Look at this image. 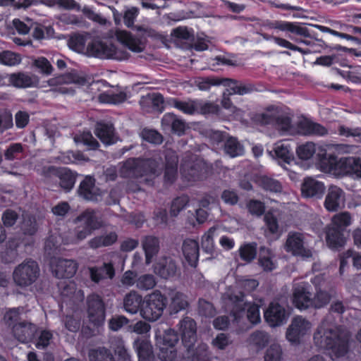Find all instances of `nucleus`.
<instances>
[{
	"instance_id": "f257e3e1",
	"label": "nucleus",
	"mask_w": 361,
	"mask_h": 361,
	"mask_svg": "<svg viewBox=\"0 0 361 361\" xmlns=\"http://www.w3.org/2000/svg\"><path fill=\"white\" fill-rule=\"evenodd\" d=\"M349 338V332L345 329L324 322L314 334V341L317 347L332 350L337 356H343L347 353Z\"/></svg>"
},
{
	"instance_id": "f03ea898",
	"label": "nucleus",
	"mask_w": 361,
	"mask_h": 361,
	"mask_svg": "<svg viewBox=\"0 0 361 361\" xmlns=\"http://www.w3.org/2000/svg\"><path fill=\"white\" fill-rule=\"evenodd\" d=\"M226 312L238 321L247 308V317L252 324L260 322L259 310L257 305H251L245 295L240 290H228L222 296Z\"/></svg>"
},
{
	"instance_id": "7ed1b4c3",
	"label": "nucleus",
	"mask_w": 361,
	"mask_h": 361,
	"mask_svg": "<svg viewBox=\"0 0 361 361\" xmlns=\"http://www.w3.org/2000/svg\"><path fill=\"white\" fill-rule=\"evenodd\" d=\"M315 166L335 176L348 175L361 178L360 159H316Z\"/></svg>"
},
{
	"instance_id": "20e7f679",
	"label": "nucleus",
	"mask_w": 361,
	"mask_h": 361,
	"mask_svg": "<svg viewBox=\"0 0 361 361\" xmlns=\"http://www.w3.org/2000/svg\"><path fill=\"white\" fill-rule=\"evenodd\" d=\"M208 164L204 159H183L180 164V173L188 181H198L206 179L219 167V161Z\"/></svg>"
},
{
	"instance_id": "39448f33",
	"label": "nucleus",
	"mask_w": 361,
	"mask_h": 361,
	"mask_svg": "<svg viewBox=\"0 0 361 361\" xmlns=\"http://www.w3.org/2000/svg\"><path fill=\"white\" fill-rule=\"evenodd\" d=\"M76 224L74 229V240L79 242L90 235L95 230L102 226V221L97 217L95 212L92 209H86L79 214L74 220Z\"/></svg>"
},
{
	"instance_id": "423d86ee",
	"label": "nucleus",
	"mask_w": 361,
	"mask_h": 361,
	"mask_svg": "<svg viewBox=\"0 0 361 361\" xmlns=\"http://www.w3.org/2000/svg\"><path fill=\"white\" fill-rule=\"evenodd\" d=\"M182 348H180L183 357H191L200 345H197V326L195 321L190 317H185L180 322Z\"/></svg>"
},
{
	"instance_id": "0eeeda50",
	"label": "nucleus",
	"mask_w": 361,
	"mask_h": 361,
	"mask_svg": "<svg viewBox=\"0 0 361 361\" xmlns=\"http://www.w3.org/2000/svg\"><path fill=\"white\" fill-rule=\"evenodd\" d=\"M167 303V298L157 290L144 299L140 315L147 321H157L162 315Z\"/></svg>"
},
{
	"instance_id": "6e6552de",
	"label": "nucleus",
	"mask_w": 361,
	"mask_h": 361,
	"mask_svg": "<svg viewBox=\"0 0 361 361\" xmlns=\"http://www.w3.org/2000/svg\"><path fill=\"white\" fill-rule=\"evenodd\" d=\"M155 159H126L121 164L120 176L123 178H139L150 176V170L155 167Z\"/></svg>"
},
{
	"instance_id": "1a4fd4ad",
	"label": "nucleus",
	"mask_w": 361,
	"mask_h": 361,
	"mask_svg": "<svg viewBox=\"0 0 361 361\" xmlns=\"http://www.w3.org/2000/svg\"><path fill=\"white\" fill-rule=\"evenodd\" d=\"M39 275L37 263L32 259L25 260L20 264L13 271L14 282L19 286L26 287L32 284Z\"/></svg>"
},
{
	"instance_id": "9d476101",
	"label": "nucleus",
	"mask_w": 361,
	"mask_h": 361,
	"mask_svg": "<svg viewBox=\"0 0 361 361\" xmlns=\"http://www.w3.org/2000/svg\"><path fill=\"white\" fill-rule=\"evenodd\" d=\"M85 303L89 322L97 327L102 326L106 317V305L102 298L92 293L87 297Z\"/></svg>"
},
{
	"instance_id": "9b49d317",
	"label": "nucleus",
	"mask_w": 361,
	"mask_h": 361,
	"mask_svg": "<svg viewBox=\"0 0 361 361\" xmlns=\"http://www.w3.org/2000/svg\"><path fill=\"white\" fill-rule=\"evenodd\" d=\"M155 167L150 170V176H158L164 173L165 184H173L178 177V159H155Z\"/></svg>"
},
{
	"instance_id": "f8f14e48",
	"label": "nucleus",
	"mask_w": 361,
	"mask_h": 361,
	"mask_svg": "<svg viewBox=\"0 0 361 361\" xmlns=\"http://www.w3.org/2000/svg\"><path fill=\"white\" fill-rule=\"evenodd\" d=\"M161 128L179 137L184 135L189 126L186 122L173 113H166L161 121Z\"/></svg>"
},
{
	"instance_id": "ddd939ff",
	"label": "nucleus",
	"mask_w": 361,
	"mask_h": 361,
	"mask_svg": "<svg viewBox=\"0 0 361 361\" xmlns=\"http://www.w3.org/2000/svg\"><path fill=\"white\" fill-rule=\"evenodd\" d=\"M310 328L311 323L308 320L301 316L295 317L287 329L286 338L290 342L298 343Z\"/></svg>"
},
{
	"instance_id": "4468645a",
	"label": "nucleus",
	"mask_w": 361,
	"mask_h": 361,
	"mask_svg": "<svg viewBox=\"0 0 361 361\" xmlns=\"http://www.w3.org/2000/svg\"><path fill=\"white\" fill-rule=\"evenodd\" d=\"M296 128L298 133L304 136L324 137L329 134V130L324 126L306 117L296 123Z\"/></svg>"
},
{
	"instance_id": "2eb2a0df",
	"label": "nucleus",
	"mask_w": 361,
	"mask_h": 361,
	"mask_svg": "<svg viewBox=\"0 0 361 361\" xmlns=\"http://www.w3.org/2000/svg\"><path fill=\"white\" fill-rule=\"evenodd\" d=\"M265 321L270 326L275 327L282 325L288 317L286 309L277 302H271L264 311Z\"/></svg>"
},
{
	"instance_id": "dca6fc26",
	"label": "nucleus",
	"mask_w": 361,
	"mask_h": 361,
	"mask_svg": "<svg viewBox=\"0 0 361 361\" xmlns=\"http://www.w3.org/2000/svg\"><path fill=\"white\" fill-rule=\"evenodd\" d=\"M37 331V326L35 324L25 320L16 323L12 327L14 337L21 343L32 341Z\"/></svg>"
},
{
	"instance_id": "f3484780",
	"label": "nucleus",
	"mask_w": 361,
	"mask_h": 361,
	"mask_svg": "<svg viewBox=\"0 0 361 361\" xmlns=\"http://www.w3.org/2000/svg\"><path fill=\"white\" fill-rule=\"evenodd\" d=\"M293 302L301 310L313 308V299L309 287L305 284H298L293 288Z\"/></svg>"
},
{
	"instance_id": "a211bd4d",
	"label": "nucleus",
	"mask_w": 361,
	"mask_h": 361,
	"mask_svg": "<svg viewBox=\"0 0 361 361\" xmlns=\"http://www.w3.org/2000/svg\"><path fill=\"white\" fill-rule=\"evenodd\" d=\"M77 269V264L71 259L59 258L51 262L52 272L59 279L71 278Z\"/></svg>"
},
{
	"instance_id": "6ab92c4d",
	"label": "nucleus",
	"mask_w": 361,
	"mask_h": 361,
	"mask_svg": "<svg viewBox=\"0 0 361 361\" xmlns=\"http://www.w3.org/2000/svg\"><path fill=\"white\" fill-rule=\"evenodd\" d=\"M8 78V82L18 88L36 87L39 84V78L37 75L27 72L11 73Z\"/></svg>"
},
{
	"instance_id": "aec40b11",
	"label": "nucleus",
	"mask_w": 361,
	"mask_h": 361,
	"mask_svg": "<svg viewBox=\"0 0 361 361\" xmlns=\"http://www.w3.org/2000/svg\"><path fill=\"white\" fill-rule=\"evenodd\" d=\"M303 237L301 233H290L286 242V248L295 255H300L302 257H311L312 251L304 247Z\"/></svg>"
},
{
	"instance_id": "412c9836",
	"label": "nucleus",
	"mask_w": 361,
	"mask_h": 361,
	"mask_svg": "<svg viewBox=\"0 0 361 361\" xmlns=\"http://www.w3.org/2000/svg\"><path fill=\"white\" fill-rule=\"evenodd\" d=\"M326 188L322 182L312 178H307L301 185V192L303 197L314 199H321Z\"/></svg>"
},
{
	"instance_id": "4be33fe9",
	"label": "nucleus",
	"mask_w": 361,
	"mask_h": 361,
	"mask_svg": "<svg viewBox=\"0 0 361 361\" xmlns=\"http://www.w3.org/2000/svg\"><path fill=\"white\" fill-rule=\"evenodd\" d=\"M178 266L171 257H161L154 265V272L163 279H167L176 276Z\"/></svg>"
},
{
	"instance_id": "5701e85b",
	"label": "nucleus",
	"mask_w": 361,
	"mask_h": 361,
	"mask_svg": "<svg viewBox=\"0 0 361 361\" xmlns=\"http://www.w3.org/2000/svg\"><path fill=\"white\" fill-rule=\"evenodd\" d=\"M344 195L343 190L336 186L331 185L327 191L324 201V207L329 212H336L343 205Z\"/></svg>"
},
{
	"instance_id": "b1692460",
	"label": "nucleus",
	"mask_w": 361,
	"mask_h": 361,
	"mask_svg": "<svg viewBox=\"0 0 361 361\" xmlns=\"http://www.w3.org/2000/svg\"><path fill=\"white\" fill-rule=\"evenodd\" d=\"M95 135L106 145L115 142V128L112 123L105 121H97L94 128Z\"/></svg>"
},
{
	"instance_id": "393cba45",
	"label": "nucleus",
	"mask_w": 361,
	"mask_h": 361,
	"mask_svg": "<svg viewBox=\"0 0 361 361\" xmlns=\"http://www.w3.org/2000/svg\"><path fill=\"white\" fill-rule=\"evenodd\" d=\"M78 193L85 200L89 201H98L101 196L100 190L95 186V179L89 176L80 183Z\"/></svg>"
},
{
	"instance_id": "a878e982",
	"label": "nucleus",
	"mask_w": 361,
	"mask_h": 361,
	"mask_svg": "<svg viewBox=\"0 0 361 361\" xmlns=\"http://www.w3.org/2000/svg\"><path fill=\"white\" fill-rule=\"evenodd\" d=\"M117 40L130 51L140 53L143 51L140 39L133 36L131 32L124 30H117L115 32Z\"/></svg>"
},
{
	"instance_id": "bb28decb",
	"label": "nucleus",
	"mask_w": 361,
	"mask_h": 361,
	"mask_svg": "<svg viewBox=\"0 0 361 361\" xmlns=\"http://www.w3.org/2000/svg\"><path fill=\"white\" fill-rule=\"evenodd\" d=\"M90 279L98 283L104 279H112L115 276V269L111 262H104L102 266L89 267Z\"/></svg>"
},
{
	"instance_id": "cd10ccee",
	"label": "nucleus",
	"mask_w": 361,
	"mask_h": 361,
	"mask_svg": "<svg viewBox=\"0 0 361 361\" xmlns=\"http://www.w3.org/2000/svg\"><path fill=\"white\" fill-rule=\"evenodd\" d=\"M141 243L145 251V263L149 264L159 251V240L154 235H147L142 238Z\"/></svg>"
},
{
	"instance_id": "c85d7f7f",
	"label": "nucleus",
	"mask_w": 361,
	"mask_h": 361,
	"mask_svg": "<svg viewBox=\"0 0 361 361\" xmlns=\"http://www.w3.org/2000/svg\"><path fill=\"white\" fill-rule=\"evenodd\" d=\"M182 250L185 260L192 267H196L199 257V244L192 239L183 241Z\"/></svg>"
},
{
	"instance_id": "c756f323",
	"label": "nucleus",
	"mask_w": 361,
	"mask_h": 361,
	"mask_svg": "<svg viewBox=\"0 0 361 361\" xmlns=\"http://www.w3.org/2000/svg\"><path fill=\"white\" fill-rule=\"evenodd\" d=\"M87 50L94 56L100 58L112 59L116 54L115 47L108 45L102 41H95L89 44Z\"/></svg>"
},
{
	"instance_id": "7c9ffc66",
	"label": "nucleus",
	"mask_w": 361,
	"mask_h": 361,
	"mask_svg": "<svg viewBox=\"0 0 361 361\" xmlns=\"http://www.w3.org/2000/svg\"><path fill=\"white\" fill-rule=\"evenodd\" d=\"M326 240L331 248L337 249L343 247L345 243L343 231L329 225L326 230Z\"/></svg>"
},
{
	"instance_id": "2f4dec72",
	"label": "nucleus",
	"mask_w": 361,
	"mask_h": 361,
	"mask_svg": "<svg viewBox=\"0 0 361 361\" xmlns=\"http://www.w3.org/2000/svg\"><path fill=\"white\" fill-rule=\"evenodd\" d=\"M224 86L228 87L233 94L244 95L257 90L252 83H243L229 78H224Z\"/></svg>"
},
{
	"instance_id": "473e14b6",
	"label": "nucleus",
	"mask_w": 361,
	"mask_h": 361,
	"mask_svg": "<svg viewBox=\"0 0 361 361\" xmlns=\"http://www.w3.org/2000/svg\"><path fill=\"white\" fill-rule=\"evenodd\" d=\"M142 297L135 291H130L126 294L123 299V307L125 310L130 314H135L140 312L142 308Z\"/></svg>"
},
{
	"instance_id": "72a5a7b5",
	"label": "nucleus",
	"mask_w": 361,
	"mask_h": 361,
	"mask_svg": "<svg viewBox=\"0 0 361 361\" xmlns=\"http://www.w3.org/2000/svg\"><path fill=\"white\" fill-rule=\"evenodd\" d=\"M336 293L334 288H329V290L323 289L320 287L317 288L314 295L313 308L320 309L326 306L331 300L335 298Z\"/></svg>"
},
{
	"instance_id": "f704fd0d",
	"label": "nucleus",
	"mask_w": 361,
	"mask_h": 361,
	"mask_svg": "<svg viewBox=\"0 0 361 361\" xmlns=\"http://www.w3.org/2000/svg\"><path fill=\"white\" fill-rule=\"evenodd\" d=\"M134 347L137 353L139 361H153L152 346L147 340L136 339L134 341Z\"/></svg>"
},
{
	"instance_id": "c9c22d12",
	"label": "nucleus",
	"mask_w": 361,
	"mask_h": 361,
	"mask_svg": "<svg viewBox=\"0 0 361 361\" xmlns=\"http://www.w3.org/2000/svg\"><path fill=\"white\" fill-rule=\"evenodd\" d=\"M179 338L177 333L171 329H167L161 333L160 331L156 332V345L161 346L167 345L169 347H174L178 341Z\"/></svg>"
},
{
	"instance_id": "e433bc0d",
	"label": "nucleus",
	"mask_w": 361,
	"mask_h": 361,
	"mask_svg": "<svg viewBox=\"0 0 361 361\" xmlns=\"http://www.w3.org/2000/svg\"><path fill=\"white\" fill-rule=\"evenodd\" d=\"M118 240V235L116 232H110L105 235H98L92 238L88 242V245L92 249H97L102 247H108L115 243Z\"/></svg>"
},
{
	"instance_id": "4c0bfd02",
	"label": "nucleus",
	"mask_w": 361,
	"mask_h": 361,
	"mask_svg": "<svg viewBox=\"0 0 361 361\" xmlns=\"http://www.w3.org/2000/svg\"><path fill=\"white\" fill-rule=\"evenodd\" d=\"M224 149L226 154L231 158L243 156L244 154V147L236 137H228L224 145Z\"/></svg>"
},
{
	"instance_id": "58836bf2",
	"label": "nucleus",
	"mask_w": 361,
	"mask_h": 361,
	"mask_svg": "<svg viewBox=\"0 0 361 361\" xmlns=\"http://www.w3.org/2000/svg\"><path fill=\"white\" fill-rule=\"evenodd\" d=\"M77 173L67 168H61L58 178L60 179L59 185L65 190H71L75 184Z\"/></svg>"
},
{
	"instance_id": "ea45409f",
	"label": "nucleus",
	"mask_w": 361,
	"mask_h": 361,
	"mask_svg": "<svg viewBox=\"0 0 361 361\" xmlns=\"http://www.w3.org/2000/svg\"><path fill=\"white\" fill-rule=\"evenodd\" d=\"M170 104L187 115H194L198 109L195 101L190 100L188 102L181 101L176 98L171 100Z\"/></svg>"
},
{
	"instance_id": "a19ab883",
	"label": "nucleus",
	"mask_w": 361,
	"mask_h": 361,
	"mask_svg": "<svg viewBox=\"0 0 361 361\" xmlns=\"http://www.w3.org/2000/svg\"><path fill=\"white\" fill-rule=\"evenodd\" d=\"M275 27L281 31H288L300 36L306 37L308 35L307 29L299 25L297 23L279 21L276 23Z\"/></svg>"
},
{
	"instance_id": "79ce46f5",
	"label": "nucleus",
	"mask_w": 361,
	"mask_h": 361,
	"mask_svg": "<svg viewBox=\"0 0 361 361\" xmlns=\"http://www.w3.org/2000/svg\"><path fill=\"white\" fill-rule=\"evenodd\" d=\"M199 112L203 115H215L219 118L228 120V117L222 114V109L221 106L211 102H205L198 106Z\"/></svg>"
},
{
	"instance_id": "37998d69",
	"label": "nucleus",
	"mask_w": 361,
	"mask_h": 361,
	"mask_svg": "<svg viewBox=\"0 0 361 361\" xmlns=\"http://www.w3.org/2000/svg\"><path fill=\"white\" fill-rule=\"evenodd\" d=\"M98 99L103 104H119L127 99V94L123 91L117 93L103 92L99 94Z\"/></svg>"
},
{
	"instance_id": "c03bdc74",
	"label": "nucleus",
	"mask_w": 361,
	"mask_h": 361,
	"mask_svg": "<svg viewBox=\"0 0 361 361\" xmlns=\"http://www.w3.org/2000/svg\"><path fill=\"white\" fill-rule=\"evenodd\" d=\"M249 343L258 349L264 348L269 342V335L264 331L252 332L248 338Z\"/></svg>"
},
{
	"instance_id": "a18cd8bd",
	"label": "nucleus",
	"mask_w": 361,
	"mask_h": 361,
	"mask_svg": "<svg viewBox=\"0 0 361 361\" xmlns=\"http://www.w3.org/2000/svg\"><path fill=\"white\" fill-rule=\"evenodd\" d=\"M188 306L186 296L180 293H176L172 298L169 305V314H175L182 310H185Z\"/></svg>"
},
{
	"instance_id": "49530a36",
	"label": "nucleus",
	"mask_w": 361,
	"mask_h": 361,
	"mask_svg": "<svg viewBox=\"0 0 361 361\" xmlns=\"http://www.w3.org/2000/svg\"><path fill=\"white\" fill-rule=\"evenodd\" d=\"M38 229L36 218L34 216L23 215L20 224V230L24 235H32Z\"/></svg>"
},
{
	"instance_id": "de8ad7c7",
	"label": "nucleus",
	"mask_w": 361,
	"mask_h": 361,
	"mask_svg": "<svg viewBox=\"0 0 361 361\" xmlns=\"http://www.w3.org/2000/svg\"><path fill=\"white\" fill-rule=\"evenodd\" d=\"M257 183L266 190L274 192H280L282 190V186L278 180L266 176L258 177Z\"/></svg>"
},
{
	"instance_id": "09e8293b",
	"label": "nucleus",
	"mask_w": 361,
	"mask_h": 361,
	"mask_svg": "<svg viewBox=\"0 0 361 361\" xmlns=\"http://www.w3.org/2000/svg\"><path fill=\"white\" fill-rule=\"evenodd\" d=\"M222 85L224 86V78L216 77L199 78L196 80V85L199 90L202 91L209 90L212 86Z\"/></svg>"
},
{
	"instance_id": "8fccbe9b",
	"label": "nucleus",
	"mask_w": 361,
	"mask_h": 361,
	"mask_svg": "<svg viewBox=\"0 0 361 361\" xmlns=\"http://www.w3.org/2000/svg\"><path fill=\"white\" fill-rule=\"evenodd\" d=\"M316 152L317 144L311 141L300 145L296 148L298 158H314Z\"/></svg>"
},
{
	"instance_id": "3c124183",
	"label": "nucleus",
	"mask_w": 361,
	"mask_h": 361,
	"mask_svg": "<svg viewBox=\"0 0 361 361\" xmlns=\"http://www.w3.org/2000/svg\"><path fill=\"white\" fill-rule=\"evenodd\" d=\"M350 224L351 216L348 212H345L334 215L330 225L344 231Z\"/></svg>"
},
{
	"instance_id": "603ef678",
	"label": "nucleus",
	"mask_w": 361,
	"mask_h": 361,
	"mask_svg": "<svg viewBox=\"0 0 361 361\" xmlns=\"http://www.w3.org/2000/svg\"><path fill=\"white\" fill-rule=\"evenodd\" d=\"M240 258L246 262H251L257 255V244L247 243L242 245L239 249Z\"/></svg>"
},
{
	"instance_id": "864d4df0",
	"label": "nucleus",
	"mask_w": 361,
	"mask_h": 361,
	"mask_svg": "<svg viewBox=\"0 0 361 361\" xmlns=\"http://www.w3.org/2000/svg\"><path fill=\"white\" fill-rule=\"evenodd\" d=\"M197 311L200 316L204 317H213L216 314L213 304L203 298H200L198 300Z\"/></svg>"
},
{
	"instance_id": "5fc2aeb1",
	"label": "nucleus",
	"mask_w": 361,
	"mask_h": 361,
	"mask_svg": "<svg viewBox=\"0 0 361 361\" xmlns=\"http://www.w3.org/2000/svg\"><path fill=\"white\" fill-rule=\"evenodd\" d=\"M21 61L20 54L11 51H3L0 52V63L6 66H16Z\"/></svg>"
},
{
	"instance_id": "6e6d98bb",
	"label": "nucleus",
	"mask_w": 361,
	"mask_h": 361,
	"mask_svg": "<svg viewBox=\"0 0 361 361\" xmlns=\"http://www.w3.org/2000/svg\"><path fill=\"white\" fill-rule=\"evenodd\" d=\"M283 350L279 344H271L266 351L264 361H281Z\"/></svg>"
},
{
	"instance_id": "4d7b16f0",
	"label": "nucleus",
	"mask_w": 361,
	"mask_h": 361,
	"mask_svg": "<svg viewBox=\"0 0 361 361\" xmlns=\"http://www.w3.org/2000/svg\"><path fill=\"white\" fill-rule=\"evenodd\" d=\"M276 157L272 155V151L269 153L271 158H294L289 145L276 143L273 149Z\"/></svg>"
},
{
	"instance_id": "13d9d810",
	"label": "nucleus",
	"mask_w": 361,
	"mask_h": 361,
	"mask_svg": "<svg viewBox=\"0 0 361 361\" xmlns=\"http://www.w3.org/2000/svg\"><path fill=\"white\" fill-rule=\"evenodd\" d=\"M258 263L264 271H270L274 269V266L271 259L269 249H266L265 247H261L259 251Z\"/></svg>"
},
{
	"instance_id": "bf43d9fd",
	"label": "nucleus",
	"mask_w": 361,
	"mask_h": 361,
	"mask_svg": "<svg viewBox=\"0 0 361 361\" xmlns=\"http://www.w3.org/2000/svg\"><path fill=\"white\" fill-rule=\"evenodd\" d=\"M216 231V227H212L202 236V247L207 253H212L214 250V237Z\"/></svg>"
},
{
	"instance_id": "052dcab7",
	"label": "nucleus",
	"mask_w": 361,
	"mask_h": 361,
	"mask_svg": "<svg viewBox=\"0 0 361 361\" xmlns=\"http://www.w3.org/2000/svg\"><path fill=\"white\" fill-rule=\"evenodd\" d=\"M142 139L149 143L159 145L163 142V136L157 130L144 128L141 132Z\"/></svg>"
},
{
	"instance_id": "680f3d73",
	"label": "nucleus",
	"mask_w": 361,
	"mask_h": 361,
	"mask_svg": "<svg viewBox=\"0 0 361 361\" xmlns=\"http://www.w3.org/2000/svg\"><path fill=\"white\" fill-rule=\"evenodd\" d=\"M273 126H274L279 130L288 132L292 127L291 118L289 116L285 115H275Z\"/></svg>"
},
{
	"instance_id": "e2e57ef3",
	"label": "nucleus",
	"mask_w": 361,
	"mask_h": 361,
	"mask_svg": "<svg viewBox=\"0 0 361 361\" xmlns=\"http://www.w3.org/2000/svg\"><path fill=\"white\" fill-rule=\"evenodd\" d=\"M189 202L188 196H180L174 199L171 203L170 209V214L171 216L176 217L179 212L184 209Z\"/></svg>"
},
{
	"instance_id": "0e129e2a",
	"label": "nucleus",
	"mask_w": 361,
	"mask_h": 361,
	"mask_svg": "<svg viewBox=\"0 0 361 361\" xmlns=\"http://www.w3.org/2000/svg\"><path fill=\"white\" fill-rule=\"evenodd\" d=\"M140 13L137 7L132 6L124 11L123 19L125 25L128 28L134 26L135 20Z\"/></svg>"
},
{
	"instance_id": "69168bd1",
	"label": "nucleus",
	"mask_w": 361,
	"mask_h": 361,
	"mask_svg": "<svg viewBox=\"0 0 361 361\" xmlns=\"http://www.w3.org/2000/svg\"><path fill=\"white\" fill-rule=\"evenodd\" d=\"M149 103L151 104L153 110L162 113L164 111V99L161 93H154L148 97Z\"/></svg>"
},
{
	"instance_id": "338daca9",
	"label": "nucleus",
	"mask_w": 361,
	"mask_h": 361,
	"mask_svg": "<svg viewBox=\"0 0 361 361\" xmlns=\"http://www.w3.org/2000/svg\"><path fill=\"white\" fill-rule=\"evenodd\" d=\"M157 347L159 348L158 357L162 361H173L176 359V351L174 350V347H169L163 345Z\"/></svg>"
},
{
	"instance_id": "774afa93",
	"label": "nucleus",
	"mask_w": 361,
	"mask_h": 361,
	"mask_svg": "<svg viewBox=\"0 0 361 361\" xmlns=\"http://www.w3.org/2000/svg\"><path fill=\"white\" fill-rule=\"evenodd\" d=\"M91 361H115L111 352L105 348H99L94 352Z\"/></svg>"
}]
</instances>
